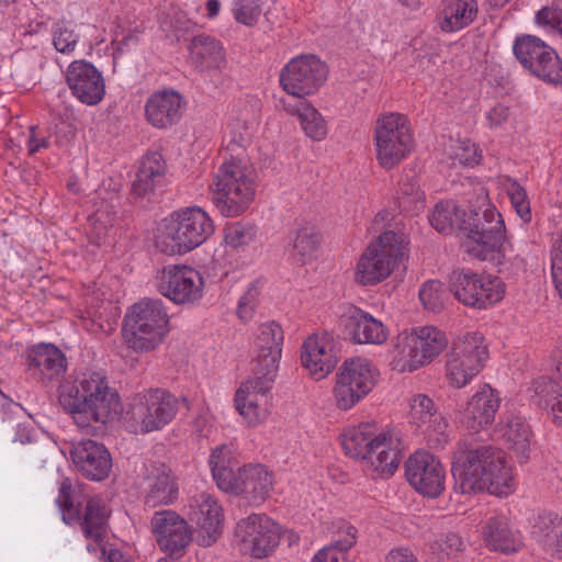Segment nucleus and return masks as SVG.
<instances>
[{"mask_svg": "<svg viewBox=\"0 0 562 562\" xmlns=\"http://www.w3.org/2000/svg\"><path fill=\"white\" fill-rule=\"evenodd\" d=\"M454 490L462 494L487 491L503 496L513 492L514 475L505 452L493 446L459 447L453 454Z\"/></svg>", "mask_w": 562, "mask_h": 562, "instance_id": "1", "label": "nucleus"}, {"mask_svg": "<svg viewBox=\"0 0 562 562\" xmlns=\"http://www.w3.org/2000/svg\"><path fill=\"white\" fill-rule=\"evenodd\" d=\"M461 232L464 235V251L480 260L522 261L506 237V226L502 214L491 204L483 192L474 205L462 210Z\"/></svg>", "mask_w": 562, "mask_h": 562, "instance_id": "2", "label": "nucleus"}, {"mask_svg": "<svg viewBox=\"0 0 562 562\" xmlns=\"http://www.w3.org/2000/svg\"><path fill=\"white\" fill-rule=\"evenodd\" d=\"M59 403L69 413L75 424L90 432L93 424L105 425L121 409V400L115 389L109 385L101 372H85L68 391H61Z\"/></svg>", "mask_w": 562, "mask_h": 562, "instance_id": "3", "label": "nucleus"}, {"mask_svg": "<svg viewBox=\"0 0 562 562\" xmlns=\"http://www.w3.org/2000/svg\"><path fill=\"white\" fill-rule=\"evenodd\" d=\"M214 232L213 221L199 206L183 207L164 220L157 248L169 256L183 255L202 245Z\"/></svg>", "mask_w": 562, "mask_h": 562, "instance_id": "4", "label": "nucleus"}, {"mask_svg": "<svg viewBox=\"0 0 562 562\" xmlns=\"http://www.w3.org/2000/svg\"><path fill=\"white\" fill-rule=\"evenodd\" d=\"M212 200L225 217L246 212L255 200L256 187L247 164L237 157L225 159L211 184Z\"/></svg>", "mask_w": 562, "mask_h": 562, "instance_id": "5", "label": "nucleus"}, {"mask_svg": "<svg viewBox=\"0 0 562 562\" xmlns=\"http://www.w3.org/2000/svg\"><path fill=\"white\" fill-rule=\"evenodd\" d=\"M407 241L403 234L393 231L382 233L360 255L355 268V282L370 286L384 281L407 258Z\"/></svg>", "mask_w": 562, "mask_h": 562, "instance_id": "6", "label": "nucleus"}, {"mask_svg": "<svg viewBox=\"0 0 562 562\" xmlns=\"http://www.w3.org/2000/svg\"><path fill=\"white\" fill-rule=\"evenodd\" d=\"M168 324L169 316L160 300H142L124 317V341L136 352L151 351L166 338Z\"/></svg>", "mask_w": 562, "mask_h": 562, "instance_id": "7", "label": "nucleus"}, {"mask_svg": "<svg viewBox=\"0 0 562 562\" xmlns=\"http://www.w3.org/2000/svg\"><path fill=\"white\" fill-rule=\"evenodd\" d=\"M179 406L180 400L170 392L164 389H148L131 398L123 420L133 434L158 431L175 419Z\"/></svg>", "mask_w": 562, "mask_h": 562, "instance_id": "8", "label": "nucleus"}, {"mask_svg": "<svg viewBox=\"0 0 562 562\" xmlns=\"http://www.w3.org/2000/svg\"><path fill=\"white\" fill-rule=\"evenodd\" d=\"M488 358L482 334L467 333L457 337L447 353L446 378L457 389L468 385L484 368Z\"/></svg>", "mask_w": 562, "mask_h": 562, "instance_id": "9", "label": "nucleus"}, {"mask_svg": "<svg viewBox=\"0 0 562 562\" xmlns=\"http://www.w3.org/2000/svg\"><path fill=\"white\" fill-rule=\"evenodd\" d=\"M373 143L379 165L386 170L395 168L409 155L414 146L407 119L400 113L379 116Z\"/></svg>", "mask_w": 562, "mask_h": 562, "instance_id": "10", "label": "nucleus"}, {"mask_svg": "<svg viewBox=\"0 0 562 562\" xmlns=\"http://www.w3.org/2000/svg\"><path fill=\"white\" fill-rule=\"evenodd\" d=\"M447 345L448 338L442 330L434 326L416 328L412 334L398 338L391 361L392 369L413 372L439 356Z\"/></svg>", "mask_w": 562, "mask_h": 562, "instance_id": "11", "label": "nucleus"}, {"mask_svg": "<svg viewBox=\"0 0 562 562\" xmlns=\"http://www.w3.org/2000/svg\"><path fill=\"white\" fill-rule=\"evenodd\" d=\"M380 372L368 359L349 358L336 373L333 387L335 405L340 411H349L364 398L375 386Z\"/></svg>", "mask_w": 562, "mask_h": 562, "instance_id": "12", "label": "nucleus"}, {"mask_svg": "<svg viewBox=\"0 0 562 562\" xmlns=\"http://www.w3.org/2000/svg\"><path fill=\"white\" fill-rule=\"evenodd\" d=\"M56 504L61 513L63 521L67 525L78 522L87 538L100 541L105 536L110 510L101 497H90L81 517L80 509L75 504L71 482L69 479H64L59 486Z\"/></svg>", "mask_w": 562, "mask_h": 562, "instance_id": "13", "label": "nucleus"}, {"mask_svg": "<svg viewBox=\"0 0 562 562\" xmlns=\"http://www.w3.org/2000/svg\"><path fill=\"white\" fill-rule=\"evenodd\" d=\"M449 286L460 303L475 308L493 305L499 302L505 294V288L499 278L465 269L451 272Z\"/></svg>", "mask_w": 562, "mask_h": 562, "instance_id": "14", "label": "nucleus"}, {"mask_svg": "<svg viewBox=\"0 0 562 562\" xmlns=\"http://www.w3.org/2000/svg\"><path fill=\"white\" fill-rule=\"evenodd\" d=\"M239 551L256 559L270 555L280 541L277 522L265 514H251L240 519L235 529Z\"/></svg>", "mask_w": 562, "mask_h": 562, "instance_id": "15", "label": "nucleus"}, {"mask_svg": "<svg viewBox=\"0 0 562 562\" xmlns=\"http://www.w3.org/2000/svg\"><path fill=\"white\" fill-rule=\"evenodd\" d=\"M327 72L326 65L315 55L299 56L282 69L280 85L286 93L303 100L324 85Z\"/></svg>", "mask_w": 562, "mask_h": 562, "instance_id": "16", "label": "nucleus"}, {"mask_svg": "<svg viewBox=\"0 0 562 562\" xmlns=\"http://www.w3.org/2000/svg\"><path fill=\"white\" fill-rule=\"evenodd\" d=\"M157 286L173 303L191 305L203 296L204 280L198 270L189 266L169 265L159 272Z\"/></svg>", "mask_w": 562, "mask_h": 562, "instance_id": "17", "label": "nucleus"}, {"mask_svg": "<svg viewBox=\"0 0 562 562\" xmlns=\"http://www.w3.org/2000/svg\"><path fill=\"white\" fill-rule=\"evenodd\" d=\"M409 408V423L424 436L429 447L442 448L450 440L448 419L428 395H414Z\"/></svg>", "mask_w": 562, "mask_h": 562, "instance_id": "18", "label": "nucleus"}, {"mask_svg": "<svg viewBox=\"0 0 562 562\" xmlns=\"http://www.w3.org/2000/svg\"><path fill=\"white\" fill-rule=\"evenodd\" d=\"M339 361V349L328 333L314 334L306 338L301 348V362L315 381L325 379Z\"/></svg>", "mask_w": 562, "mask_h": 562, "instance_id": "19", "label": "nucleus"}, {"mask_svg": "<svg viewBox=\"0 0 562 562\" xmlns=\"http://www.w3.org/2000/svg\"><path fill=\"white\" fill-rule=\"evenodd\" d=\"M408 483L420 494L437 497L445 487V471L440 461L427 451L412 454L405 464Z\"/></svg>", "mask_w": 562, "mask_h": 562, "instance_id": "20", "label": "nucleus"}, {"mask_svg": "<svg viewBox=\"0 0 562 562\" xmlns=\"http://www.w3.org/2000/svg\"><path fill=\"white\" fill-rule=\"evenodd\" d=\"M273 376L256 374L240 385L235 394V406L251 426L261 424L268 417L267 393L274 382Z\"/></svg>", "mask_w": 562, "mask_h": 562, "instance_id": "21", "label": "nucleus"}, {"mask_svg": "<svg viewBox=\"0 0 562 562\" xmlns=\"http://www.w3.org/2000/svg\"><path fill=\"white\" fill-rule=\"evenodd\" d=\"M189 517L198 527V541L209 547L216 542L223 530V510L214 496L200 493L191 497Z\"/></svg>", "mask_w": 562, "mask_h": 562, "instance_id": "22", "label": "nucleus"}, {"mask_svg": "<svg viewBox=\"0 0 562 562\" xmlns=\"http://www.w3.org/2000/svg\"><path fill=\"white\" fill-rule=\"evenodd\" d=\"M160 549L170 557L180 554L191 541L188 522L176 512H156L150 521Z\"/></svg>", "mask_w": 562, "mask_h": 562, "instance_id": "23", "label": "nucleus"}, {"mask_svg": "<svg viewBox=\"0 0 562 562\" xmlns=\"http://www.w3.org/2000/svg\"><path fill=\"white\" fill-rule=\"evenodd\" d=\"M66 82L72 94L88 105L98 104L105 94L102 74L89 61H72L66 71Z\"/></svg>", "mask_w": 562, "mask_h": 562, "instance_id": "24", "label": "nucleus"}, {"mask_svg": "<svg viewBox=\"0 0 562 562\" xmlns=\"http://www.w3.org/2000/svg\"><path fill=\"white\" fill-rule=\"evenodd\" d=\"M283 340V329L277 322L271 321L259 326L255 339L256 374L277 376Z\"/></svg>", "mask_w": 562, "mask_h": 562, "instance_id": "25", "label": "nucleus"}, {"mask_svg": "<svg viewBox=\"0 0 562 562\" xmlns=\"http://www.w3.org/2000/svg\"><path fill=\"white\" fill-rule=\"evenodd\" d=\"M70 456L82 475L92 481L104 480L112 468V459L108 449L91 439L74 443Z\"/></svg>", "mask_w": 562, "mask_h": 562, "instance_id": "26", "label": "nucleus"}, {"mask_svg": "<svg viewBox=\"0 0 562 562\" xmlns=\"http://www.w3.org/2000/svg\"><path fill=\"white\" fill-rule=\"evenodd\" d=\"M501 405V397L490 384H483L471 396L462 414L463 425L473 432L491 426Z\"/></svg>", "mask_w": 562, "mask_h": 562, "instance_id": "27", "label": "nucleus"}, {"mask_svg": "<svg viewBox=\"0 0 562 562\" xmlns=\"http://www.w3.org/2000/svg\"><path fill=\"white\" fill-rule=\"evenodd\" d=\"M231 485L224 492L243 494L251 504L260 505L272 490L273 475L261 464H248L238 468Z\"/></svg>", "mask_w": 562, "mask_h": 562, "instance_id": "28", "label": "nucleus"}, {"mask_svg": "<svg viewBox=\"0 0 562 562\" xmlns=\"http://www.w3.org/2000/svg\"><path fill=\"white\" fill-rule=\"evenodd\" d=\"M342 323L355 344L382 345L387 340L386 326L359 307H349L342 316Z\"/></svg>", "mask_w": 562, "mask_h": 562, "instance_id": "29", "label": "nucleus"}, {"mask_svg": "<svg viewBox=\"0 0 562 562\" xmlns=\"http://www.w3.org/2000/svg\"><path fill=\"white\" fill-rule=\"evenodd\" d=\"M183 109L184 102L180 93L175 90H161L148 98L145 116L151 126L168 128L179 122Z\"/></svg>", "mask_w": 562, "mask_h": 562, "instance_id": "30", "label": "nucleus"}, {"mask_svg": "<svg viewBox=\"0 0 562 562\" xmlns=\"http://www.w3.org/2000/svg\"><path fill=\"white\" fill-rule=\"evenodd\" d=\"M401 459L398 440L389 434L379 432L364 461L370 464L373 471L389 476L396 471Z\"/></svg>", "mask_w": 562, "mask_h": 562, "instance_id": "31", "label": "nucleus"}, {"mask_svg": "<svg viewBox=\"0 0 562 562\" xmlns=\"http://www.w3.org/2000/svg\"><path fill=\"white\" fill-rule=\"evenodd\" d=\"M191 58L200 71L220 74L226 67L222 44L207 35L195 36L190 45Z\"/></svg>", "mask_w": 562, "mask_h": 562, "instance_id": "32", "label": "nucleus"}, {"mask_svg": "<svg viewBox=\"0 0 562 562\" xmlns=\"http://www.w3.org/2000/svg\"><path fill=\"white\" fill-rule=\"evenodd\" d=\"M483 537L486 546L494 551L513 553L521 548L519 533L512 530L509 521L504 515L488 518Z\"/></svg>", "mask_w": 562, "mask_h": 562, "instance_id": "33", "label": "nucleus"}, {"mask_svg": "<svg viewBox=\"0 0 562 562\" xmlns=\"http://www.w3.org/2000/svg\"><path fill=\"white\" fill-rule=\"evenodd\" d=\"M501 431L518 461L526 462L529 459L531 441V430L526 419L519 414L508 412L502 422Z\"/></svg>", "mask_w": 562, "mask_h": 562, "instance_id": "34", "label": "nucleus"}, {"mask_svg": "<svg viewBox=\"0 0 562 562\" xmlns=\"http://www.w3.org/2000/svg\"><path fill=\"white\" fill-rule=\"evenodd\" d=\"M166 162L157 151L148 153L140 161L132 191L138 196H146L162 184Z\"/></svg>", "mask_w": 562, "mask_h": 562, "instance_id": "35", "label": "nucleus"}, {"mask_svg": "<svg viewBox=\"0 0 562 562\" xmlns=\"http://www.w3.org/2000/svg\"><path fill=\"white\" fill-rule=\"evenodd\" d=\"M178 497V484L165 465L154 468L148 475L145 504L149 507L172 504Z\"/></svg>", "mask_w": 562, "mask_h": 562, "instance_id": "36", "label": "nucleus"}, {"mask_svg": "<svg viewBox=\"0 0 562 562\" xmlns=\"http://www.w3.org/2000/svg\"><path fill=\"white\" fill-rule=\"evenodd\" d=\"M531 535L553 557L562 559V518L552 513L539 515Z\"/></svg>", "mask_w": 562, "mask_h": 562, "instance_id": "37", "label": "nucleus"}, {"mask_svg": "<svg viewBox=\"0 0 562 562\" xmlns=\"http://www.w3.org/2000/svg\"><path fill=\"white\" fill-rule=\"evenodd\" d=\"M283 109L292 115L299 117V122L304 134L315 142L325 139L327 135V124L323 115L307 101L299 100L295 103L282 101Z\"/></svg>", "mask_w": 562, "mask_h": 562, "instance_id": "38", "label": "nucleus"}, {"mask_svg": "<svg viewBox=\"0 0 562 562\" xmlns=\"http://www.w3.org/2000/svg\"><path fill=\"white\" fill-rule=\"evenodd\" d=\"M66 368L65 355L50 344L36 346L29 356V369H37L44 378L49 380L63 375Z\"/></svg>", "mask_w": 562, "mask_h": 562, "instance_id": "39", "label": "nucleus"}, {"mask_svg": "<svg viewBox=\"0 0 562 562\" xmlns=\"http://www.w3.org/2000/svg\"><path fill=\"white\" fill-rule=\"evenodd\" d=\"M378 435L375 424L361 423L345 429L341 435V447L348 457L364 460Z\"/></svg>", "mask_w": 562, "mask_h": 562, "instance_id": "40", "label": "nucleus"}, {"mask_svg": "<svg viewBox=\"0 0 562 562\" xmlns=\"http://www.w3.org/2000/svg\"><path fill=\"white\" fill-rule=\"evenodd\" d=\"M476 0H449L440 16V27L445 32H457L469 26L477 15Z\"/></svg>", "mask_w": 562, "mask_h": 562, "instance_id": "41", "label": "nucleus"}, {"mask_svg": "<svg viewBox=\"0 0 562 562\" xmlns=\"http://www.w3.org/2000/svg\"><path fill=\"white\" fill-rule=\"evenodd\" d=\"M209 463L217 486L222 491L231 488V482L236 476L238 468H240L234 456L232 446L224 443L214 448L211 452Z\"/></svg>", "mask_w": 562, "mask_h": 562, "instance_id": "42", "label": "nucleus"}, {"mask_svg": "<svg viewBox=\"0 0 562 562\" xmlns=\"http://www.w3.org/2000/svg\"><path fill=\"white\" fill-rule=\"evenodd\" d=\"M321 235L312 226L297 228L289 246V255L299 265L311 261L319 247Z\"/></svg>", "mask_w": 562, "mask_h": 562, "instance_id": "43", "label": "nucleus"}, {"mask_svg": "<svg viewBox=\"0 0 562 562\" xmlns=\"http://www.w3.org/2000/svg\"><path fill=\"white\" fill-rule=\"evenodd\" d=\"M552 48L535 35L518 36L514 43V54L520 64L528 70L535 61H539L543 55Z\"/></svg>", "mask_w": 562, "mask_h": 562, "instance_id": "44", "label": "nucleus"}, {"mask_svg": "<svg viewBox=\"0 0 562 562\" xmlns=\"http://www.w3.org/2000/svg\"><path fill=\"white\" fill-rule=\"evenodd\" d=\"M462 210L453 201H440L429 218L431 226L439 233L449 234L454 228L461 232Z\"/></svg>", "mask_w": 562, "mask_h": 562, "instance_id": "45", "label": "nucleus"}, {"mask_svg": "<svg viewBox=\"0 0 562 562\" xmlns=\"http://www.w3.org/2000/svg\"><path fill=\"white\" fill-rule=\"evenodd\" d=\"M536 392L544 400L553 423L562 428V386L543 379L536 383Z\"/></svg>", "mask_w": 562, "mask_h": 562, "instance_id": "46", "label": "nucleus"}, {"mask_svg": "<svg viewBox=\"0 0 562 562\" xmlns=\"http://www.w3.org/2000/svg\"><path fill=\"white\" fill-rule=\"evenodd\" d=\"M529 71L548 83L562 82V61L553 48L539 61H535Z\"/></svg>", "mask_w": 562, "mask_h": 562, "instance_id": "47", "label": "nucleus"}, {"mask_svg": "<svg viewBox=\"0 0 562 562\" xmlns=\"http://www.w3.org/2000/svg\"><path fill=\"white\" fill-rule=\"evenodd\" d=\"M52 41L57 52L70 55L79 42V34L72 22L60 20L53 25Z\"/></svg>", "mask_w": 562, "mask_h": 562, "instance_id": "48", "label": "nucleus"}, {"mask_svg": "<svg viewBox=\"0 0 562 562\" xmlns=\"http://www.w3.org/2000/svg\"><path fill=\"white\" fill-rule=\"evenodd\" d=\"M257 229L254 225L234 222L224 228V241L232 249L239 250L255 241Z\"/></svg>", "mask_w": 562, "mask_h": 562, "instance_id": "49", "label": "nucleus"}, {"mask_svg": "<svg viewBox=\"0 0 562 562\" xmlns=\"http://www.w3.org/2000/svg\"><path fill=\"white\" fill-rule=\"evenodd\" d=\"M449 295L443 285L438 280H430L425 282L419 290V300L424 307L428 311L438 313L440 312Z\"/></svg>", "mask_w": 562, "mask_h": 562, "instance_id": "50", "label": "nucleus"}, {"mask_svg": "<svg viewBox=\"0 0 562 562\" xmlns=\"http://www.w3.org/2000/svg\"><path fill=\"white\" fill-rule=\"evenodd\" d=\"M398 200L404 207L418 210L424 204V192L415 175H405L398 183Z\"/></svg>", "mask_w": 562, "mask_h": 562, "instance_id": "51", "label": "nucleus"}, {"mask_svg": "<svg viewBox=\"0 0 562 562\" xmlns=\"http://www.w3.org/2000/svg\"><path fill=\"white\" fill-rule=\"evenodd\" d=\"M261 14L260 0H234L233 15L235 20L246 26H252L257 23Z\"/></svg>", "mask_w": 562, "mask_h": 562, "instance_id": "52", "label": "nucleus"}, {"mask_svg": "<svg viewBox=\"0 0 562 562\" xmlns=\"http://www.w3.org/2000/svg\"><path fill=\"white\" fill-rule=\"evenodd\" d=\"M507 194L517 215L525 222L531 221L530 202L525 188L513 180L507 186Z\"/></svg>", "mask_w": 562, "mask_h": 562, "instance_id": "53", "label": "nucleus"}, {"mask_svg": "<svg viewBox=\"0 0 562 562\" xmlns=\"http://www.w3.org/2000/svg\"><path fill=\"white\" fill-rule=\"evenodd\" d=\"M451 157L454 164L458 162L462 166H474L481 158L476 145L470 139L458 140L453 146Z\"/></svg>", "mask_w": 562, "mask_h": 562, "instance_id": "54", "label": "nucleus"}, {"mask_svg": "<svg viewBox=\"0 0 562 562\" xmlns=\"http://www.w3.org/2000/svg\"><path fill=\"white\" fill-rule=\"evenodd\" d=\"M538 25L557 30L562 34V9L557 5L543 7L536 14Z\"/></svg>", "mask_w": 562, "mask_h": 562, "instance_id": "55", "label": "nucleus"}, {"mask_svg": "<svg viewBox=\"0 0 562 562\" xmlns=\"http://www.w3.org/2000/svg\"><path fill=\"white\" fill-rule=\"evenodd\" d=\"M335 533L336 539L329 546H335L347 554V551L356 543L357 529L352 525L341 521Z\"/></svg>", "mask_w": 562, "mask_h": 562, "instance_id": "56", "label": "nucleus"}, {"mask_svg": "<svg viewBox=\"0 0 562 562\" xmlns=\"http://www.w3.org/2000/svg\"><path fill=\"white\" fill-rule=\"evenodd\" d=\"M258 286L256 284H250L238 302L237 313L241 319L248 321L251 317L258 301Z\"/></svg>", "mask_w": 562, "mask_h": 562, "instance_id": "57", "label": "nucleus"}, {"mask_svg": "<svg viewBox=\"0 0 562 562\" xmlns=\"http://www.w3.org/2000/svg\"><path fill=\"white\" fill-rule=\"evenodd\" d=\"M552 279L562 299V236L555 240L551 250Z\"/></svg>", "mask_w": 562, "mask_h": 562, "instance_id": "58", "label": "nucleus"}, {"mask_svg": "<svg viewBox=\"0 0 562 562\" xmlns=\"http://www.w3.org/2000/svg\"><path fill=\"white\" fill-rule=\"evenodd\" d=\"M91 221L90 238L94 239V241L100 245L101 241L104 240L109 228L112 227V221L108 218L105 212L100 210L94 213Z\"/></svg>", "mask_w": 562, "mask_h": 562, "instance_id": "59", "label": "nucleus"}, {"mask_svg": "<svg viewBox=\"0 0 562 562\" xmlns=\"http://www.w3.org/2000/svg\"><path fill=\"white\" fill-rule=\"evenodd\" d=\"M312 562H349L347 554L335 546H326L312 559Z\"/></svg>", "mask_w": 562, "mask_h": 562, "instance_id": "60", "label": "nucleus"}, {"mask_svg": "<svg viewBox=\"0 0 562 562\" xmlns=\"http://www.w3.org/2000/svg\"><path fill=\"white\" fill-rule=\"evenodd\" d=\"M440 549L447 557H454L463 550L462 538L454 532L446 533L440 540Z\"/></svg>", "mask_w": 562, "mask_h": 562, "instance_id": "61", "label": "nucleus"}, {"mask_svg": "<svg viewBox=\"0 0 562 562\" xmlns=\"http://www.w3.org/2000/svg\"><path fill=\"white\" fill-rule=\"evenodd\" d=\"M232 139L231 143L233 147H237L238 149H244L246 144L249 142L251 136V126L249 123L244 122L243 126L239 122H237L232 130Z\"/></svg>", "mask_w": 562, "mask_h": 562, "instance_id": "62", "label": "nucleus"}, {"mask_svg": "<svg viewBox=\"0 0 562 562\" xmlns=\"http://www.w3.org/2000/svg\"><path fill=\"white\" fill-rule=\"evenodd\" d=\"M509 108L503 104H496L486 113V120L490 127H498L509 119Z\"/></svg>", "mask_w": 562, "mask_h": 562, "instance_id": "63", "label": "nucleus"}, {"mask_svg": "<svg viewBox=\"0 0 562 562\" xmlns=\"http://www.w3.org/2000/svg\"><path fill=\"white\" fill-rule=\"evenodd\" d=\"M385 562H418V560L409 549L398 548L389 552Z\"/></svg>", "mask_w": 562, "mask_h": 562, "instance_id": "64", "label": "nucleus"}]
</instances>
